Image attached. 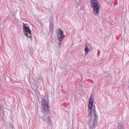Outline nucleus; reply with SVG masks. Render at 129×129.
<instances>
[{"label":"nucleus","instance_id":"f257e3e1","mask_svg":"<svg viewBox=\"0 0 129 129\" xmlns=\"http://www.w3.org/2000/svg\"><path fill=\"white\" fill-rule=\"evenodd\" d=\"M90 7L93 9L92 12L94 15H98L100 11V5L98 0H90Z\"/></svg>","mask_w":129,"mask_h":129},{"label":"nucleus","instance_id":"f03ea898","mask_svg":"<svg viewBox=\"0 0 129 129\" xmlns=\"http://www.w3.org/2000/svg\"><path fill=\"white\" fill-rule=\"evenodd\" d=\"M23 28L24 35L27 37V38L32 39V32L31 31L30 28H29V26H28V25L24 24L23 25Z\"/></svg>","mask_w":129,"mask_h":129},{"label":"nucleus","instance_id":"7ed1b4c3","mask_svg":"<svg viewBox=\"0 0 129 129\" xmlns=\"http://www.w3.org/2000/svg\"><path fill=\"white\" fill-rule=\"evenodd\" d=\"M48 103L45 99L41 100V107L43 110L46 112L50 111V107L48 105Z\"/></svg>","mask_w":129,"mask_h":129},{"label":"nucleus","instance_id":"20e7f679","mask_svg":"<svg viewBox=\"0 0 129 129\" xmlns=\"http://www.w3.org/2000/svg\"><path fill=\"white\" fill-rule=\"evenodd\" d=\"M89 101L88 110L89 114L91 115V116H92V108L93 107V103H94V99L90 97Z\"/></svg>","mask_w":129,"mask_h":129},{"label":"nucleus","instance_id":"39448f33","mask_svg":"<svg viewBox=\"0 0 129 129\" xmlns=\"http://www.w3.org/2000/svg\"><path fill=\"white\" fill-rule=\"evenodd\" d=\"M57 39L59 42H61L62 40H64L65 38V35H64V32L58 29L57 30Z\"/></svg>","mask_w":129,"mask_h":129},{"label":"nucleus","instance_id":"423d86ee","mask_svg":"<svg viewBox=\"0 0 129 129\" xmlns=\"http://www.w3.org/2000/svg\"><path fill=\"white\" fill-rule=\"evenodd\" d=\"M85 47L84 49L85 53L86 55H87V54H88V52H89L90 51V49L88 46H87V44H86L85 45Z\"/></svg>","mask_w":129,"mask_h":129},{"label":"nucleus","instance_id":"0eeeda50","mask_svg":"<svg viewBox=\"0 0 129 129\" xmlns=\"http://www.w3.org/2000/svg\"><path fill=\"white\" fill-rule=\"evenodd\" d=\"M93 115H94L95 119H96V118H97V115L96 114V111H95V106H93Z\"/></svg>","mask_w":129,"mask_h":129},{"label":"nucleus","instance_id":"6e6552de","mask_svg":"<svg viewBox=\"0 0 129 129\" xmlns=\"http://www.w3.org/2000/svg\"><path fill=\"white\" fill-rule=\"evenodd\" d=\"M95 126H96V123H94L92 124V127H95Z\"/></svg>","mask_w":129,"mask_h":129}]
</instances>
